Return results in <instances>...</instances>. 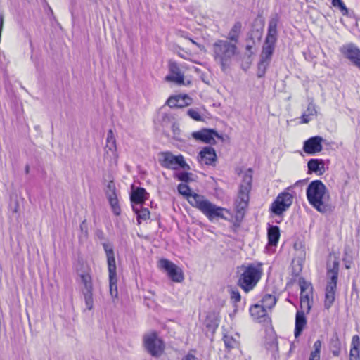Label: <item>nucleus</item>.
Returning <instances> with one entry per match:
<instances>
[{"label": "nucleus", "mask_w": 360, "mask_h": 360, "mask_svg": "<svg viewBox=\"0 0 360 360\" xmlns=\"http://www.w3.org/2000/svg\"><path fill=\"white\" fill-rule=\"evenodd\" d=\"M306 195L309 203L319 212L330 214L333 212L335 206L330 202V192L321 180H314L309 183Z\"/></svg>", "instance_id": "obj_1"}, {"label": "nucleus", "mask_w": 360, "mask_h": 360, "mask_svg": "<svg viewBox=\"0 0 360 360\" xmlns=\"http://www.w3.org/2000/svg\"><path fill=\"white\" fill-rule=\"evenodd\" d=\"M189 203L193 207L199 210L211 221L219 219L228 220L227 215H231L228 209L217 206L200 194L191 196Z\"/></svg>", "instance_id": "obj_2"}, {"label": "nucleus", "mask_w": 360, "mask_h": 360, "mask_svg": "<svg viewBox=\"0 0 360 360\" xmlns=\"http://www.w3.org/2000/svg\"><path fill=\"white\" fill-rule=\"evenodd\" d=\"M213 58L220 65L222 72H226L231 65L233 60L238 54L236 44L228 40L218 39L212 45Z\"/></svg>", "instance_id": "obj_3"}, {"label": "nucleus", "mask_w": 360, "mask_h": 360, "mask_svg": "<svg viewBox=\"0 0 360 360\" xmlns=\"http://www.w3.org/2000/svg\"><path fill=\"white\" fill-rule=\"evenodd\" d=\"M240 274L238 276L237 284L245 292L254 289L262 276L261 264H249L240 267Z\"/></svg>", "instance_id": "obj_4"}, {"label": "nucleus", "mask_w": 360, "mask_h": 360, "mask_svg": "<svg viewBox=\"0 0 360 360\" xmlns=\"http://www.w3.org/2000/svg\"><path fill=\"white\" fill-rule=\"evenodd\" d=\"M279 21V17L277 14L271 17L269 24L267 34L266 36L264 44L262 46L260 59L271 62L273 53L275 50L276 44L278 39L277 26Z\"/></svg>", "instance_id": "obj_5"}, {"label": "nucleus", "mask_w": 360, "mask_h": 360, "mask_svg": "<svg viewBox=\"0 0 360 360\" xmlns=\"http://www.w3.org/2000/svg\"><path fill=\"white\" fill-rule=\"evenodd\" d=\"M252 170L250 169L243 176L238 197L235 201L236 211L238 217H243L249 202V193L252 187Z\"/></svg>", "instance_id": "obj_6"}, {"label": "nucleus", "mask_w": 360, "mask_h": 360, "mask_svg": "<svg viewBox=\"0 0 360 360\" xmlns=\"http://www.w3.org/2000/svg\"><path fill=\"white\" fill-rule=\"evenodd\" d=\"M103 247L107 257L108 270L109 273L110 293L112 298H117V267L113 247L112 245L106 243H103Z\"/></svg>", "instance_id": "obj_7"}, {"label": "nucleus", "mask_w": 360, "mask_h": 360, "mask_svg": "<svg viewBox=\"0 0 360 360\" xmlns=\"http://www.w3.org/2000/svg\"><path fill=\"white\" fill-rule=\"evenodd\" d=\"M159 162L160 165L169 169L176 170L179 168L189 169L182 155H174L169 151L159 153Z\"/></svg>", "instance_id": "obj_8"}, {"label": "nucleus", "mask_w": 360, "mask_h": 360, "mask_svg": "<svg viewBox=\"0 0 360 360\" xmlns=\"http://www.w3.org/2000/svg\"><path fill=\"white\" fill-rule=\"evenodd\" d=\"M143 345L146 350L153 357L160 356L165 349L163 341L155 332L144 335Z\"/></svg>", "instance_id": "obj_9"}, {"label": "nucleus", "mask_w": 360, "mask_h": 360, "mask_svg": "<svg viewBox=\"0 0 360 360\" xmlns=\"http://www.w3.org/2000/svg\"><path fill=\"white\" fill-rule=\"evenodd\" d=\"M103 158L110 165L116 164L118 158L116 139L112 129L107 133L106 143L104 148Z\"/></svg>", "instance_id": "obj_10"}, {"label": "nucleus", "mask_w": 360, "mask_h": 360, "mask_svg": "<svg viewBox=\"0 0 360 360\" xmlns=\"http://www.w3.org/2000/svg\"><path fill=\"white\" fill-rule=\"evenodd\" d=\"M158 266L167 272L168 277L176 283L184 281V273L181 268L167 259H161L158 262Z\"/></svg>", "instance_id": "obj_11"}, {"label": "nucleus", "mask_w": 360, "mask_h": 360, "mask_svg": "<svg viewBox=\"0 0 360 360\" xmlns=\"http://www.w3.org/2000/svg\"><path fill=\"white\" fill-rule=\"evenodd\" d=\"M292 195L288 192L280 193L271 205V212L276 215L283 214L292 205Z\"/></svg>", "instance_id": "obj_12"}, {"label": "nucleus", "mask_w": 360, "mask_h": 360, "mask_svg": "<svg viewBox=\"0 0 360 360\" xmlns=\"http://www.w3.org/2000/svg\"><path fill=\"white\" fill-rule=\"evenodd\" d=\"M191 136L195 140L211 145L216 143L215 138L223 140L222 136L219 134L216 130L212 129H202L200 131H193Z\"/></svg>", "instance_id": "obj_13"}, {"label": "nucleus", "mask_w": 360, "mask_h": 360, "mask_svg": "<svg viewBox=\"0 0 360 360\" xmlns=\"http://www.w3.org/2000/svg\"><path fill=\"white\" fill-rule=\"evenodd\" d=\"M339 274V262L333 261L332 266H328L327 269V276L328 280L326 290L336 292L337 283Z\"/></svg>", "instance_id": "obj_14"}, {"label": "nucleus", "mask_w": 360, "mask_h": 360, "mask_svg": "<svg viewBox=\"0 0 360 360\" xmlns=\"http://www.w3.org/2000/svg\"><path fill=\"white\" fill-rule=\"evenodd\" d=\"M340 51L354 65L360 60V49L354 44L350 43L343 45L340 48Z\"/></svg>", "instance_id": "obj_15"}, {"label": "nucleus", "mask_w": 360, "mask_h": 360, "mask_svg": "<svg viewBox=\"0 0 360 360\" xmlns=\"http://www.w3.org/2000/svg\"><path fill=\"white\" fill-rule=\"evenodd\" d=\"M323 141V138L319 136L309 138L304 143V151L307 154H315L321 152L323 149L321 144Z\"/></svg>", "instance_id": "obj_16"}, {"label": "nucleus", "mask_w": 360, "mask_h": 360, "mask_svg": "<svg viewBox=\"0 0 360 360\" xmlns=\"http://www.w3.org/2000/svg\"><path fill=\"white\" fill-rule=\"evenodd\" d=\"M149 198V193L142 187L134 188L132 186V191L130 195V200L132 205L142 206Z\"/></svg>", "instance_id": "obj_17"}, {"label": "nucleus", "mask_w": 360, "mask_h": 360, "mask_svg": "<svg viewBox=\"0 0 360 360\" xmlns=\"http://www.w3.org/2000/svg\"><path fill=\"white\" fill-rule=\"evenodd\" d=\"M169 74L166 76L165 79L168 82H173L177 84L184 83V75L178 65L174 62L169 63Z\"/></svg>", "instance_id": "obj_18"}, {"label": "nucleus", "mask_w": 360, "mask_h": 360, "mask_svg": "<svg viewBox=\"0 0 360 360\" xmlns=\"http://www.w3.org/2000/svg\"><path fill=\"white\" fill-rule=\"evenodd\" d=\"M198 158L202 163L207 165H212L217 160V154L213 148L206 146L200 150Z\"/></svg>", "instance_id": "obj_19"}, {"label": "nucleus", "mask_w": 360, "mask_h": 360, "mask_svg": "<svg viewBox=\"0 0 360 360\" xmlns=\"http://www.w3.org/2000/svg\"><path fill=\"white\" fill-rule=\"evenodd\" d=\"M307 325V319L303 311H297L295 316V336L297 338Z\"/></svg>", "instance_id": "obj_20"}, {"label": "nucleus", "mask_w": 360, "mask_h": 360, "mask_svg": "<svg viewBox=\"0 0 360 360\" xmlns=\"http://www.w3.org/2000/svg\"><path fill=\"white\" fill-rule=\"evenodd\" d=\"M242 32V23L240 21L234 22L226 37L228 41L236 44L238 42Z\"/></svg>", "instance_id": "obj_21"}, {"label": "nucleus", "mask_w": 360, "mask_h": 360, "mask_svg": "<svg viewBox=\"0 0 360 360\" xmlns=\"http://www.w3.org/2000/svg\"><path fill=\"white\" fill-rule=\"evenodd\" d=\"M307 167L309 173L322 174L325 172L324 162L321 159H311L307 163Z\"/></svg>", "instance_id": "obj_22"}, {"label": "nucleus", "mask_w": 360, "mask_h": 360, "mask_svg": "<svg viewBox=\"0 0 360 360\" xmlns=\"http://www.w3.org/2000/svg\"><path fill=\"white\" fill-rule=\"evenodd\" d=\"M268 244L276 246L280 238V229L277 226H269L267 229Z\"/></svg>", "instance_id": "obj_23"}, {"label": "nucleus", "mask_w": 360, "mask_h": 360, "mask_svg": "<svg viewBox=\"0 0 360 360\" xmlns=\"http://www.w3.org/2000/svg\"><path fill=\"white\" fill-rule=\"evenodd\" d=\"M329 347L334 356H339L340 355L342 344L337 332L334 333L330 338Z\"/></svg>", "instance_id": "obj_24"}, {"label": "nucleus", "mask_w": 360, "mask_h": 360, "mask_svg": "<svg viewBox=\"0 0 360 360\" xmlns=\"http://www.w3.org/2000/svg\"><path fill=\"white\" fill-rule=\"evenodd\" d=\"M360 339L359 335H355L352 337L351 349L349 352V360H360Z\"/></svg>", "instance_id": "obj_25"}, {"label": "nucleus", "mask_w": 360, "mask_h": 360, "mask_svg": "<svg viewBox=\"0 0 360 360\" xmlns=\"http://www.w3.org/2000/svg\"><path fill=\"white\" fill-rule=\"evenodd\" d=\"M250 313L254 319L262 321V319L266 316V309L262 304H255L250 307Z\"/></svg>", "instance_id": "obj_26"}, {"label": "nucleus", "mask_w": 360, "mask_h": 360, "mask_svg": "<svg viewBox=\"0 0 360 360\" xmlns=\"http://www.w3.org/2000/svg\"><path fill=\"white\" fill-rule=\"evenodd\" d=\"M219 320L216 313H209L205 320V325L206 328L212 331H214L219 326Z\"/></svg>", "instance_id": "obj_27"}, {"label": "nucleus", "mask_w": 360, "mask_h": 360, "mask_svg": "<svg viewBox=\"0 0 360 360\" xmlns=\"http://www.w3.org/2000/svg\"><path fill=\"white\" fill-rule=\"evenodd\" d=\"M132 209L136 214L138 224L150 218V212L147 208L142 207V206L132 205Z\"/></svg>", "instance_id": "obj_28"}, {"label": "nucleus", "mask_w": 360, "mask_h": 360, "mask_svg": "<svg viewBox=\"0 0 360 360\" xmlns=\"http://www.w3.org/2000/svg\"><path fill=\"white\" fill-rule=\"evenodd\" d=\"M108 199L111 206L112 212L118 216L120 214L121 209L119 205L118 199L115 193V189L112 190L111 193L108 194Z\"/></svg>", "instance_id": "obj_29"}, {"label": "nucleus", "mask_w": 360, "mask_h": 360, "mask_svg": "<svg viewBox=\"0 0 360 360\" xmlns=\"http://www.w3.org/2000/svg\"><path fill=\"white\" fill-rule=\"evenodd\" d=\"M316 105L313 103H309L306 111H304L302 115V122L308 123L312 118L316 116Z\"/></svg>", "instance_id": "obj_30"}, {"label": "nucleus", "mask_w": 360, "mask_h": 360, "mask_svg": "<svg viewBox=\"0 0 360 360\" xmlns=\"http://www.w3.org/2000/svg\"><path fill=\"white\" fill-rule=\"evenodd\" d=\"M276 303V299L274 295L266 294L262 299V304L266 309H272Z\"/></svg>", "instance_id": "obj_31"}, {"label": "nucleus", "mask_w": 360, "mask_h": 360, "mask_svg": "<svg viewBox=\"0 0 360 360\" xmlns=\"http://www.w3.org/2000/svg\"><path fill=\"white\" fill-rule=\"evenodd\" d=\"M80 278L82 280V283L84 285L83 292L92 291L93 286L91 276H90V274L89 273L82 274L80 275Z\"/></svg>", "instance_id": "obj_32"}, {"label": "nucleus", "mask_w": 360, "mask_h": 360, "mask_svg": "<svg viewBox=\"0 0 360 360\" xmlns=\"http://www.w3.org/2000/svg\"><path fill=\"white\" fill-rule=\"evenodd\" d=\"M271 62L259 60L257 65V76L259 78L263 77L265 75L267 68L269 66Z\"/></svg>", "instance_id": "obj_33"}, {"label": "nucleus", "mask_w": 360, "mask_h": 360, "mask_svg": "<svg viewBox=\"0 0 360 360\" xmlns=\"http://www.w3.org/2000/svg\"><path fill=\"white\" fill-rule=\"evenodd\" d=\"M335 293L336 292H334L325 290L324 307L326 309H329L333 305L335 299Z\"/></svg>", "instance_id": "obj_34"}, {"label": "nucleus", "mask_w": 360, "mask_h": 360, "mask_svg": "<svg viewBox=\"0 0 360 360\" xmlns=\"http://www.w3.org/2000/svg\"><path fill=\"white\" fill-rule=\"evenodd\" d=\"M178 191L180 194L187 197L188 201L189 202V199L191 200V196L196 194L195 193H191V188L187 184H180L178 186Z\"/></svg>", "instance_id": "obj_35"}, {"label": "nucleus", "mask_w": 360, "mask_h": 360, "mask_svg": "<svg viewBox=\"0 0 360 360\" xmlns=\"http://www.w3.org/2000/svg\"><path fill=\"white\" fill-rule=\"evenodd\" d=\"M267 350L271 353V357L276 360L278 358V346L276 341H272L267 345Z\"/></svg>", "instance_id": "obj_36"}, {"label": "nucleus", "mask_w": 360, "mask_h": 360, "mask_svg": "<svg viewBox=\"0 0 360 360\" xmlns=\"http://www.w3.org/2000/svg\"><path fill=\"white\" fill-rule=\"evenodd\" d=\"M224 342L226 347L228 349H231L236 348L238 346V342L234 339L232 336L224 335Z\"/></svg>", "instance_id": "obj_37"}, {"label": "nucleus", "mask_w": 360, "mask_h": 360, "mask_svg": "<svg viewBox=\"0 0 360 360\" xmlns=\"http://www.w3.org/2000/svg\"><path fill=\"white\" fill-rule=\"evenodd\" d=\"M86 307L89 310L93 309L94 300L92 291L83 292Z\"/></svg>", "instance_id": "obj_38"}, {"label": "nucleus", "mask_w": 360, "mask_h": 360, "mask_svg": "<svg viewBox=\"0 0 360 360\" xmlns=\"http://www.w3.org/2000/svg\"><path fill=\"white\" fill-rule=\"evenodd\" d=\"M332 5L335 8H338L342 15H347L348 14V9L342 0H332Z\"/></svg>", "instance_id": "obj_39"}, {"label": "nucleus", "mask_w": 360, "mask_h": 360, "mask_svg": "<svg viewBox=\"0 0 360 360\" xmlns=\"http://www.w3.org/2000/svg\"><path fill=\"white\" fill-rule=\"evenodd\" d=\"M299 284L301 291L307 292V293L312 292L313 288L311 284L306 281L304 278L299 279Z\"/></svg>", "instance_id": "obj_40"}, {"label": "nucleus", "mask_w": 360, "mask_h": 360, "mask_svg": "<svg viewBox=\"0 0 360 360\" xmlns=\"http://www.w3.org/2000/svg\"><path fill=\"white\" fill-rule=\"evenodd\" d=\"M191 100V98L186 95H178V105H176V108H184V106L190 105Z\"/></svg>", "instance_id": "obj_41"}, {"label": "nucleus", "mask_w": 360, "mask_h": 360, "mask_svg": "<svg viewBox=\"0 0 360 360\" xmlns=\"http://www.w3.org/2000/svg\"><path fill=\"white\" fill-rule=\"evenodd\" d=\"M187 115L195 121H202L203 120L200 112L193 108L188 109Z\"/></svg>", "instance_id": "obj_42"}, {"label": "nucleus", "mask_w": 360, "mask_h": 360, "mask_svg": "<svg viewBox=\"0 0 360 360\" xmlns=\"http://www.w3.org/2000/svg\"><path fill=\"white\" fill-rule=\"evenodd\" d=\"M321 341L319 340H317L315 341L314 344V350L311 352V355H314L315 356H320V352H321Z\"/></svg>", "instance_id": "obj_43"}, {"label": "nucleus", "mask_w": 360, "mask_h": 360, "mask_svg": "<svg viewBox=\"0 0 360 360\" xmlns=\"http://www.w3.org/2000/svg\"><path fill=\"white\" fill-rule=\"evenodd\" d=\"M166 103L170 108H176V105H178V96H170L167 99Z\"/></svg>", "instance_id": "obj_44"}, {"label": "nucleus", "mask_w": 360, "mask_h": 360, "mask_svg": "<svg viewBox=\"0 0 360 360\" xmlns=\"http://www.w3.org/2000/svg\"><path fill=\"white\" fill-rule=\"evenodd\" d=\"M231 300L233 302H238L240 300V294L238 290H231Z\"/></svg>", "instance_id": "obj_45"}, {"label": "nucleus", "mask_w": 360, "mask_h": 360, "mask_svg": "<svg viewBox=\"0 0 360 360\" xmlns=\"http://www.w3.org/2000/svg\"><path fill=\"white\" fill-rule=\"evenodd\" d=\"M190 174L188 172H181L176 175L177 179L179 181H184V182H188L190 181L189 177Z\"/></svg>", "instance_id": "obj_46"}, {"label": "nucleus", "mask_w": 360, "mask_h": 360, "mask_svg": "<svg viewBox=\"0 0 360 360\" xmlns=\"http://www.w3.org/2000/svg\"><path fill=\"white\" fill-rule=\"evenodd\" d=\"M300 307L302 309L301 311H307V312H309L311 306L310 304V301H300Z\"/></svg>", "instance_id": "obj_47"}, {"label": "nucleus", "mask_w": 360, "mask_h": 360, "mask_svg": "<svg viewBox=\"0 0 360 360\" xmlns=\"http://www.w3.org/2000/svg\"><path fill=\"white\" fill-rule=\"evenodd\" d=\"M172 131L174 132V138L176 139H179V135L180 134V129L179 128L176 126L175 124H173L172 126Z\"/></svg>", "instance_id": "obj_48"}, {"label": "nucleus", "mask_w": 360, "mask_h": 360, "mask_svg": "<svg viewBox=\"0 0 360 360\" xmlns=\"http://www.w3.org/2000/svg\"><path fill=\"white\" fill-rule=\"evenodd\" d=\"M182 360H199L197 357L191 354H188L186 355Z\"/></svg>", "instance_id": "obj_49"}, {"label": "nucleus", "mask_w": 360, "mask_h": 360, "mask_svg": "<svg viewBox=\"0 0 360 360\" xmlns=\"http://www.w3.org/2000/svg\"><path fill=\"white\" fill-rule=\"evenodd\" d=\"M311 295H300V301H310Z\"/></svg>", "instance_id": "obj_50"}, {"label": "nucleus", "mask_w": 360, "mask_h": 360, "mask_svg": "<svg viewBox=\"0 0 360 360\" xmlns=\"http://www.w3.org/2000/svg\"><path fill=\"white\" fill-rule=\"evenodd\" d=\"M309 360H320V356H315L314 355L310 354Z\"/></svg>", "instance_id": "obj_51"}, {"label": "nucleus", "mask_w": 360, "mask_h": 360, "mask_svg": "<svg viewBox=\"0 0 360 360\" xmlns=\"http://www.w3.org/2000/svg\"><path fill=\"white\" fill-rule=\"evenodd\" d=\"M312 295V292L307 293V292H302V291L300 292V295Z\"/></svg>", "instance_id": "obj_52"}, {"label": "nucleus", "mask_w": 360, "mask_h": 360, "mask_svg": "<svg viewBox=\"0 0 360 360\" xmlns=\"http://www.w3.org/2000/svg\"><path fill=\"white\" fill-rule=\"evenodd\" d=\"M189 40L195 45H196L197 46H200V45L196 42L194 40H193L192 39H189Z\"/></svg>", "instance_id": "obj_53"}, {"label": "nucleus", "mask_w": 360, "mask_h": 360, "mask_svg": "<svg viewBox=\"0 0 360 360\" xmlns=\"http://www.w3.org/2000/svg\"><path fill=\"white\" fill-rule=\"evenodd\" d=\"M29 172H30V167H29L28 165H27L26 167H25V173L28 174Z\"/></svg>", "instance_id": "obj_54"}, {"label": "nucleus", "mask_w": 360, "mask_h": 360, "mask_svg": "<svg viewBox=\"0 0 360 360\" xmlns=\"http://www.w3.org/2000/svg\"><path fill=\"white\" fill-rule=\"evenodd\" d=\"M356 67H357L360 70V60L355 65Z\"/></svg>", "instance_id": "obj_55"}, {"label": "nucleus", "mask_w": 360, "mask_h": 360, "mask_svg": "<svg viewBox=\"0 0 360 360\" xmlns=\"http://www.w3.org/2000/svg\"><path fill=\"white\" fill-rule=\"evenodd\" d=\"M251 49H252V46H250V45H248V46H246V49H247V50H250Z\"/></svg>", "instance_id": "obj_56"}, {"label": "nucleus", "mask_w": 360, "mask_h": 360, "mask_svg": "<svg viewBox=\"0 0 360 360\" xmlns=\"http://www.w3.org/2000/svg\"><path fill=\"white\" fill-rule=\"evenodd\" d=\"M346 268H347V269H349V265H347V266H346Z\"/></svg>", "instance_id": "obj_57"}, {"label": "nucleus", "mask_w": 360, "mask_h": 360, "mask_svg": "<svg viewBox=\"0 0 360 360\" xmlns=\"http://www.w3.org/2000/svg\"><path fill=\"white\" fill-rule=\"evenodd\" d=\"M84 222H85V221H82V225H83L84 224ZM81 226L82 227V226Z\"/></svg>", "instance_id": "obj_58"}]
</instances>
